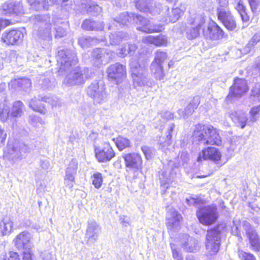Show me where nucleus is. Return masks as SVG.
Listing matches in <instances>:
<instances>
[{
	"mask_svg": "<svg viewBox=\"0 0 260 260\" xmlns=\"http://www.w3.org/2000/svg\"><path fill=\"white\" fill-rule=\"evenodd\" d=\"M33 20L39 26L38 36L43 39L50 40L51 39V29L53 26L56 30L55 38H61L66 34L62 27H56L60 23V20L56 18L51 19L49 14L35 15Z\"/></svg>",
	"mask_w": 260,
	"mask_h": 260,
	"instance_id": "f257e3e1",
	"label": "nucleus"
},
{
	"mask_svg": "<svg viewBox=\"0 0 260 260\" xmlns=\"http://www.w3.org/2000/svg\"><path fill=\"white\" fill-rule=\"evenodd\" d=\"M192 137L193 142L200 145H222L219 131L211 125H196Z\"/></svg>",
	"mask_w": 260,
	"mask_h": 260,
	"instance_id": "f03ea898",
	"label": "nucleus"
},
{
	"mask_svg": "<svg viewBox=\"0 0 260 260\" xmlns=\"http://www.w3.org/2000/svg\"><path fill=\"white\" fill-rule=\"evenodd\" d=\"M133 85L135 88L142 87H150L152 83L147 76V71L144 67L141 66L137 61L130 62Z\"/></svg>",
	"mask_w": 260,
	"mask_h": 260,
	"instance_id": "7ed1b4c3",
	"label": "nucleus"
},
{
	"mask_svg": "<svg viewBox=\"0 0 260 260\" xmlns=\"http://www.w3.org/2000/svg\"><path fill=\"white\" fill-rule=\"evenodd\" d=\"M196 214L200 222L206 225L213 224L218 218L217 208L214 206H202Z\"/></svg>",
	"mask_w": 260,
	"mask_h": 260,
	"instance_id": "20e7f679",
	"label": "nucleus"
},
{
	"mask_svg": "<svg viewBox=\"0 0 260 260\" xmlns=\"http://www.w3.org/2000/svg\"><path fill=\"white\" fill-rule=\"evenodd\" d=\"M56 58L58 64L60 65L58 72L60 73L69 70L78 61L75 53L69 50L58 51Z\"/></svg>",
	"mask_w": 260,
	"mask_h": 260,
	"instance_id": "39448f33",
	"label": "nucleus"
},
{
	"mask_svg": "<svg viewBox=\"0 0 260 260\" xmlns=\"http://www.w3.org/2000/svg\"><path fill=\"white\" fill-rule=\"evenodd\" d=\"M220 232L218 228L207 231L206 238V250L210 255L218 252L220 245Z\"/></svg>",
	"mask_w": 260,
	"mask_h": 260,
	"instance_id": "423d86ee",
	"label": "nucleus"
},
{
	"mask_svg": "<svg viewBox=\"0 0 260 260\" xmlns=\"http://www.w3.org/2000/svg\"><path fill=\"white\" fill-rule=\"evenodd\" d=\"M88 70L76 69L69 73L65 77L63 83L68 86L83 84L88 78Z\"/></svg>",
	"mask_w": 260,
	"mask_h": 260,
	"instance_id": "0eeeda50",
	"label": "nucleus"
},
{
	"mask_svg": "<svg viewBox=\"0 0 260 260\" xmlns=\"http://www.w3.org/2000/svg\"><path fill=\"white\" fill-rule=\"evenodd\" d=\"M136 7L140 11L154 16L159 14L162 8L160 3L153 0H136Z\"/></svg>",
	"mask_w": 260,
	"mask_h": 260,
	"instance_id": "6e6552de",
	"label": "nucleus"
},
{
	"mask_svg": "<svg viewBox=\"0 0 260 260\" xmlns=\"http://www.w3.org/2000/svg\"><path fill=\"white\" fill-rule=\"evenodd\" d=\"M180 158L181 159V161L180 162L175 163L172 160L169 161L168 170L163 172L160 177L162 181L168 182L173 180L176 175V172L173 168H171V171L170 167H172L174 166L175 168H178L181 164L184 165L186 163L189 159L188 154L187 153L182 152L180 155Z\"/></svg>",
	"mask_w": 260,
	"mask_h": 260,
	"instance_id": "1a4fd4ad",
	"label": "nucleus"
},
{
	"mask_svg": "<svg viewBox=\"0 0 260 260\" xmlns=\"http://www.w3.org/2000/svg\"><path fill=\"white\" fill-rule=\"evenodd\" d=\"M217 16L218 19L228 30H233L236 28L235 19L228 8H218Z\"/></svg>",
	"mask_w": 260,
	"mask_h": 260,
	"instance_id": "9d476101",
	"label": "nucleus"
},
{
	"mask_svg": "<svg viewBox=\"0 0 260 260\" xmlns=\"http://www.w3.org/2000/svg\"><path fill=\"white\" fill-rule=\"evenodd\" d=\"M133 21L139 25L137 27L139 30L147 33L158 32L161 30V26L152 25L148 19L141 15H135Z\"/></svg>",
	"mask_w": 260,
	"mask_h": 260,
	"instance_id": "9b49d317",
	"label": "nucleus"
},
{
	"mask_svg": "<svg viewBox=\"0 0 260 260\" xmlns=\"http://www.w3.org/2000/svg\"><path fill=\"white\" fill-rule=\"evenodd\" d=\"M248 90L247 82L243 79H235L233 85L231 87L227 100H230L234 97H240Z\"/></svg>",
	"mask_w": 260,
	"mask_h": 260,
	"instance_id": "f8f14e48",
	"label": "nucleus"
},
{
	"mask_svg": "<svg viewBox=\"0 0 260 260\" xmlns=\"http://www.w3.org/2000/svg\"><path fill=\"white\" fill-rule=\"evenodd\" d=\"M23 32L18 29H12L5 31L2 36L4 43L8 45L20 44L23 41Z\"/></svg>",
	"mask_w": 260,
	"mask_h": 260,
	"instance_id": "ddd939ff",
	"label": "nucleus"
},
{
	"mask_svg": "<svg viewBox=\"0 0 260 260\" xmlns=\"http://www.w3.org/2000/svg\"><path fill=\"white\" fill-rule=\"evenodd\" d=\"M32 235L26 231L19 233L13 240L15 246L19 250L31 249L33 245L31 243Z\"/></svg>",
	"mask_w": 260,
	"mask_h": 260,
	"instance_id": "4468645a",
	"label": "nucleus"
},
{
	"mask_svg": "<svg viewBox=\"0 0 260 260\" xmlns=\"http://www.w3.org/2000/svg\"><path fill=\"white\" fill-rule=\"evenodd\" d=\"M185 11V5L183 4L175 5L171 10L168 8L165 13V21L166 23L176 22L184 14Z\"/></svg>",
	"mask_w": 260,
	"mask_h": 260,
	"instance_id": "2eb2a0df",
	"label": "nucleus"
},
{
	"mask_svg": "<svg viewBox=\"0 0 260 260\" xmlns=\"http://www.w3.org/2000/svg\"><path fill=\"white\" fill-rule=\"evenodd\" d=\"M107 74L109 78L116 80L118 84L126 76L125 68L119 63H116L108 68Z\"/></svg>",
	"mask_w": 260,
	"mask_h": 260,
	"instance_id": "dca6fc26",
	"label": "nucleus"
},
{
	"mask_svg": "<svg viewBox=\"0 0 260 260\" xmlns=\"http://www.w3.org/2000/svg\"><path fill=\"white\" fill-rule=\"evenodd\" d=\"M221 154L220 151L216 148L208 147L204 148L199 153L198 157V161H202L203 160H210L214 162L220 160Z\"/></svg>",
	"mask_w": 260,
	"mask_h": 260,
	"instance_id": "f3484780",
	"label": "nucleus"
},
{
	"mask_svg": "<svg viewBox=\"0 0 260 260\" xmlns=\"http://www.w3.org/2000/svg\"><path fill=\"white\" fill-rule=\"evenodd\" d=\"M182 217L175 209H170L167 213L166 225L169 231L178 230Z\"/></svg>",
	"mask_w": 260,
	"mask_h": 260,
	"instance_id": "a211bd4d",
	"label": "nucleus"
},
{
	"mask_svg": "<svg viewBox=\"0 0 260 260\" xmlns=\"http://www.w3.org/2000/svg\"><path fill=\"white\" fill-rule=\"evenodd\" d=\"M95 154L98 161L103 162L110 161L115 155L113 149L109 143H105L102 149L96 148Z\"/></svg>",
	"mask_w": 260,
	"mask_h": 260,
	"instance_id": "6ab92c4d",
	"label": "nucleus"
},
{
	"mask_svg": "<svg viewBox=\"0 0 260 260\" xmlns=\"http://www.w3.org/2000/svg\"><path fill=\"white\" fill-rule=\"evenodd\" d=\"M125 167L132 170H139L142 168V160L141 155L137 153L125 154L123 156Z\"/></svg>",
	"mask_w": 260,
	"mask_h": 260,
	"instance_id": "aec40b11",
	"label": "nucleus"
},
{
	"mask_svg": "<svg viewBox=\"0 0 260 260\" xmlns=\"http://www.w3.org/2000/svg\"><path fill=\"white\" fill-rule=\"evenodd\" d=\"M101 228L95 221H89L88 223L85 237L88 244H93L98 239Z\"/></svg>",
	"mask_w": 260,
	"mask_h": 260,
	"instance_id": "412c9836",
	"label": "nucleus"
},
{
	"mask_svg": "<svg viewBox=\"0 0 260 260\" xmlns=\"http://www.w3.org/2000/svg\"><path fill=\"white\" fill-rule=\"evenodd\" d=\"M113 56V52L106 49L96 48L92 52V56L95 59L97 64L107 63Z\"/></svg>",
	"mask_w": 260,
	"mask_h": 260,
	"instance_id": "4be33fe9",
	"label": "nucleus"
},
{
	"mask_svg": "<svg viewBox=\"0 0 260 260\" xmlns=\"http://www.w3.org/2000/svg\"><path fill=\"white\" fill-rule=\"evenodd\" d=\"M246 236L248 240L250 248L255 252L260 251V236L252 227L246 230Z\"/></svg>",
	"mask_w": 260,
	"mask_h": 260,
	"instance_id": "5701e85b",
	"label": "nucleus"
},
{
	"mask_svg": "<svg viewBox=\"0 0 260 260\" xmlns=\"http://www.w3.org/2000/svg\"><path fill=\"white\" fill-rule=\"evenodd\" d=\"M229 116L238 126L244 128L248 122L246 113L242 110H230Z\"/></svg>",
	"mask_w": 260,
	"mask_h": 260,
	"instance_id": "b1692460",
	"label": "nucleus"
},
{
	"mask_svg": "<svg viewBox=\"0 0 260 260\" xmlns=\"http://www.w3.org/2000/svg\"><path fill=\"white\" fill-rule=\"evenodd\" d=\"M203 34L207 38L216 40L222 38L223 30L214 22L210 23L207 30H203Z\"/></svg>",
	"mask_w": 260,
	"mask_h": 260,
	"instance_id": "393cba45",
	"label": "nucleus"
},
{
	"mask_svg": "<svg viewBox=\"0 0 260 260\" xmlns=\"http://www.w3.org/2000/svg\"><path fill=\"white\" fill-rule=\"evenodd\" d=\"M181 247L189 252H196L199 249L198 240L187 234L183 235L181 239Z\"/></svg>",
	"mask_w": 260,
	"mask_h": 260,
	"instance_id": "a878e982",
	"label": "nucleus"
},
{
	"mask_svg": "<svg viewBox=\"0 0 260 260\" xmlns=\"http://www.w3.org/2000/svg\"><path fill=\"white\" fill-rule=\"evenodd\" d=\"M78 161L75 159H73L69 164L66 170V175L64 177L65 184L68 185L69 187L73 186V182L75 179V175L77 173L78 169Z\"/></svg>",
	"mask_w": 260,
	"mask_h": 260,
	"instance_id": "bb28decb",
	"label": "nucleus"
},
{
	"mask_svg": "<svg viewBox=\"0 0 260 260\" xmlns=\"http://www.w3.org/2000/svg\"><path fill=\"white\" fill-rule=\"evenodd\" d=\"M29 151V148L24 144H15L13 145L9 144L8 146V152L12 159H17L21 157L22 152L26 153Z\"/></svg>",
	"mask_w": 260,
	"mask_h": 260,
	"instance_id": "cd10ccee",
	"label": "nucleus"
},
{
	"mask_svg": "<svg viewBox=\"0 0 260 260\" xmlns=\"http://www.w3.org/2000/svg\"><path fill=\"white\" fill-rule=\"evenodd\" d=\"M31 9L36 11L48 10L53 5L52 0H27Z\"/></svg>",
	"mask_w": 260,
	"mask_h": 260,
	"instance_id": "c85d7f7f",
	"label": "nucleus"
},
{
	"mask_svg": "<svg viewBox=\"0 0 260 260\" xmlns=\"http://www.w3.org/2000/svg\"><path fill=\"white\" fill-rule=\"evenodd\" d=\"M142 42L145 43H150L156 46H161L166 45L167 43V38L160 35L157 36L149 35L142 38Z\"/></svg>",
	"mask_w": 260,
	"mask_h": 260,
	"instance_id": "c756f323",
	"label": "nucleus"
},
{
	"mask_svg": "<svg viewBox=\"0 0 260 260\" xmlns=\"http://www.w3.org/2000/svg\"><path fill=\"white\" fill-rule=\"evenodd\" d=\"M13 226V223L9 216H5L0 222V231L3 236L11 233Z\"/></svg>",
	"mask_w": 260,
	"mask_h": 260,
	"instance_id": "7c9ffc66",
	"label": "nucleus"
},
{
	"mask_svg": "<svg viewBox=\"0 0 260 260\" xmlns=\"http://www.w3.org/2000/svg\"><path fill=\"white\" fill-rule=\"evenodd\" d=\"M205 22V18L202 15L194 14L190 16L188 20V25L201 29Z\"/></svg>",
	"mask_w": 260,
	"mask_h": 260,
	"instance_id": "2f4dec72",
	"label": "nucleus"
},
{
	"mask_svg": "<svg viewBox=\"0 0 260 260\" xmlns=\"http://www.w3.org/2000/svg\"><path fill=\"white\" fill-rule=\"evenodd\" d=\"M135 14L134 13L128 14L127 13H123L121 14L117 20L113 21V24L117 26V25H126L127 22L134 20Z\"/></svg>",
	"mask_w": 260,
	"mask_h": 260,
	"instance_id": "473e14b6",
	"label": "nucleus"
},
{
	"mask_svg": "<svg viewBox=\"0 0 260 260\" xmlns=\"http://www.w3.org/2000/svg\"><path fill=\"white\" fill-rule=\"evenodd\" d=\"M11 84L16 89L20 88L26 90L31 86V83L29 79L24 78L15 79L11 81Z\"/></svg>",
	"mask_w": 260,
	"mask_h": 260,
	"instance_id": "72a5a7b5",
	"label": "nucleus"
},
{
	"mask_svg": "<svg viewBox=\"0 0 260 260\" xmlns=\"http://www.w3.org/2000/svg\"><path fill=\"white\" fill-rule=\"evenodd\" d=\"M25 109L24 105L20 101H17L13 103L10 115L13 117H20Z\"/></svg>",
	"mask_w": 260,
	"mask_h": 260,
	"instance_id": "f704fd0d",
	"label": "nucleus"
},
{
	"mask_svg": "<svg viewBox=\"0 0 260 260\" xmlns=\"http://www.w3.org/2000/svg\"><path fill=\"white\" fill-rule=\"evenodd\" d=\"M152 74L158 80H161L164 77V72L162 64L153 61L150 67Z\"/></svg>",
	"mask_w": 260,
	"mask_h": 260,
	"instance_id": "c9c22d12",
	"label": "nucleus"
},
{
	"mask_svg": "<svg viewBox=\"0 0 260 260\" xmlns=\"http://www.w3.org/2000/svg\"><path fill=\"white\" fill-rule=\"evenodd\" d=\"M128 35L123 32L119 31L114 34L111 33L109 36L110 44L112 45L119 44L123 39H126Z\"/></svg>",
	"mask_w": 260,
	"mask_h": 260,
	"instance_id": "e433bc0d",
	"label": "nucleus"
},
{
	"mask_svg": "<svg viewBox=\"0 0 260 260\" xmlns=\"http://www.w3.org/2000/svg\"><path fill=\"white\" fill-rule=\"evenodd\" d=\"M260 41V31L256 32L249 41L248 43L244 48L243 50L245 53H249L254 46Z\"/></svg>",
	"mask_w": 260,
	"mask_h": 260,
	"instance_id": "4c0bfd02",
	"label": "nucleus"
},
{
	"mask_svg": "<svg viewBox=\"0 0 260 260\" xmlns=\"http://www.w3.org/2000/svg\"><path fill=\"white\" fill-rule=\"evenodd\" d=\"M113 141L115 142L117 147L120 151L131 146L130 141L128 139L122 137H118L116 139H113Z\"/></svg>",
	"mask_w": 260,
	"mask_h": 260,
	"instance_id": "58836bf2",
	"label": "nucleus"
},
{
	"mask_svg": "<svg viewBox=\"0 0 260 260\" xmlns=\"http://www.w3.org/2000/svg\"><path fill=\"white\" fill-rule=\"evenodd\" d=\"M97 41L96 38L83 36L79 39L78 43L82 48H87L94 44Z\"/></svg>",
	"mask_w": 260,
	"mask_h": 260,
	"instance_id": "ea45409f",
	"label": "nucleus"
},
{
	"mask_svg": "<svg viewBox=\"0 0 260 260\" xmlns=\"http://www.w3.org/2000/svg\"><path fill=\"white\" fill-rule=\"evenodd\" d=\"M260 105L253 107L249 112V123L255 122L259 117Z\"/></svg>",
	"mask_w": 260,
	"mask_h": 260,
	"instance_id": "a19ab883",
	"label": "nucleus"
},
{
	"mask_svg": "<svg viewBox=\"0 0 260 260\" xmlns=\"http://www.w3.org/2000/svg\"><path fill=\"white\" fill-rule=\"evenodd\" d=\"M91 98L93 99L94 103L100 104L105 102L107 98V93L105 92L104 86H101V89H100V91Z\"/></svg>",
	"mask_w": 260,
	"mask_h": 260,
	"instance_id": "79ce46f5",
	"label": "nucleus"
},
{
	"mask_svg": "<svg viewBox=\"0 0 260 260\" xmlns=\"http://www.w3.org/2000/svg\"><path fill=\"white\" fill-rule=\"evenodd\" d=\"M29 106L35 111H37L44 114L46 113V109L41 105L38 104V100L36 98L31 100L29 103Z\"/></svg>",
	"mask_w": 260,
	"mask_h": 260,
	"instance_id": "37998d69",
	"label": "nucleus"
},
{
	"mask_svg": "<svg viewBox=\"0 0 260 260\" xmlns=\"http://www.w3.org/2000/svg\"><path fill=\"white\" fill-rule=\"evenodd\" d=\"M200 30V29L188 25L186 30L187 38L190 40L196 38L199 36Z\"/></svg>",
	"mask_w": 260,
	"mask_h": 260,
	"instance_id": "c03bdc74",
	"label": "nucleus"
},
{
	"mask_svg": "<svg viewBox=\"0 0 260 260\" xmlns=\"http://www.w3.org/2000/svg\"><path fill=\"white\" fill-rule=\"evenodd\" d=\"M13 2H7L2 6V13L6 15H11L14 13Z\"/></svg>",
	"mask_w": 260,
	"mask_h": 260,
	"instance_id": "a18cd8bd",
	"label": "nucleus"
},
{
	"mask_svg": "<svg viewBox=\"0 0 260 260\" xmlns=\"http://www.w3.org/2000/svg\"><path fill=\"white\" fill-rule=\"evenodd\" d=\"M101 86L99 85V83L98 82H95L92 83L87 89V93L88 95L90 97L95 95V94L99 91H100V89H101Z\"/></svg>",
	"mask_w": 260,
	"mask_h": 260,
	"instance_id": "49530a36",
	"label": "nucleus"
},
{
	"mask_svg": "<svg viewBox=\"0 0 260 260\" xmlns=\"http://www.w3.org/2000/svg\"><path fill=\"white\" fill-rule=\"evenodd\" d=\"M38 100L48 103L50 104L52 107L60 106V102L56 98L45 96L43 97H39Z\"/></svg>",
	"mask_w": 260,
	"mask_h": 260,
	"instance_id": "de8ad7c7",
	"label": "nucleus"
},
{
	"mask_svg": "<svg viewBox=\"0 0 260 260\" xmlns=\"http://www.w3.org/2000/svg\"><path fill=\"white\" fill-rule=\"evenodd\" d=\"M0 260H20V258L18 253L11 251L8 254L2 253Z\"/></svg>",
	"mask_w": 260,
	"mask_h": 260,
	"instance_id": "09e8293b",
	"label": "nucleus"
},
{
	"mask_svg": "<svg viewBox=\"0 0 260 260\" xmlns=\"http://www.w3.org/2000/svg\"><path fill=\"white\" fill-rule=\"evenodd\" d=\"M167 58V53L159 49L155 52V57L153 61L162 64Z\"/></svg>",
	"mask_w": 260,
	"mask_h": 260,
	"instance_id": "8fccbe9b",
	"label": "nucleus"
},
{
	"mask_svg": "<svg viewBox=\"0 0 260 260\" xmlns=\"http://www.w3.org/2000/svg\"><path fill=\"white\" fill-rule=\"evenodd\" d=\"M252 74L260 76V55L255 58L251 66Z\"/></svg>",
	"mask_w": 260,
	"mask_h": 260,
	"instance_id": "3c124183",
	"label": "nucleus"
},
{
	"mask_svg": "<svg viewBox=\"0 0 260 260\" xmlns=\"http://www.w3.org/2000/svg\"><path fill=\"white\" fill-rule=\"evenodd\" d=\"M103 182L102 175L100 173L97 172L92 176V184L96 188L101 187Z\"/></svg>",
	"mask_w": 260,
	"mask_h": 260,
	"instance_id": "603ef678",
	"label": "nucleus"
},
{
	"mask_svg": "<svg viewBox=\"0 0 260 260\" xmlns=\"http://www.w3.org/2000/svg\"><path fill=\"white\" fill-rule=\"evenodd\" d=\"M238 255L242 260H256L255 256L250 253L240 250L238 251Z\"/></svg>",
	"mask_w": 260,
	"mask_h": 260,
	"instance_id": "864d4df0",
	"label": "nucleus"
},
{
	"mask_svg": "<svg viewBox=\"0 0 260 260\" xmlns=\"http://www.w3.org/2000/svg\"><path fill=\"white\" fill-rule=\"evenodd\" d=\"M251 96L254 101H260V84H256L251 92Z\"/></svg>",
	"mask_w": 260,
	"mask_h": 260,
	"instance_id": "5fc2aeb1",
	"label": "nucleus"
},
{
	"mask_svg": "<svg viewBox=\"0 0 260 260\" xmlns=\"http://www.w3.org/2000/svg\"><path fill=\"white\" fill-rule=\"evenodd\" d=\"M244 0H233L232 4L235 9L238 12L239 14L245 11V7L244 6Z\"/></svg>",
	"mask_w": 260,
	"mask_h": 260,
	"instance_id": "6e6d98bb",
	"label": "nucleus"
},
{
	"mask_svg": "<svg viewBox=\"0 0 260 260\" xmlns=\"http://www.w3.org/2000/svg\"><path fill=\"white\" fill-rule=\"evenodd\" d=\"M42 260H57L56 255L52 252L45 250L40 255Z\"/></svg>",
	"mask_w": 260,
	"mask_h": 260,
	"instance_id": "4d7b16f0",
	"label": "nucleus"
},
{
	"mask_svg": "<svg viewBox=\"0 0 260 260\" xmlns=\"http://www.w3.org/2000/svg\"><path fill=\"white\" fill-rule=\"evenodd\" d=\"M175 127V125L174 123H171L168 126L166 134L167 140L166 142L168 145L170 143V141L171 140L173 133L174 132Z\"/></svg>",
	"mask_w": 260,
	"mask_h": 260,
	"instance_id": "13d9d810",
	"label": "nucleus"
},
{
	"mask_svg": "<svg viewBox=\"0 0 260 260\" xmlns=\"http://www.w3.org/2000/svg\"><path fill=\"white\" fill-rule=\"evenodd\" d=\"M249 4L253 12H260V0H250Z\"/></svg>",
	"mask_w": 260,
	"mask_h": 260,
	"instance_id": "bf43d9fd",
	"label": "nucleus"
},
{
	"mask_svg": "<svg viewBox=\"0 0 260 260\" xmlns=\"http://www.w3.org/2000/svg\"><path fill=\"white\" fill-rule=\"evenodd\" d=\"M13 14L20 15L24 13L23 7L20 3L13 2Z\"/></svg>",
	"mask_w": 260,
	"mask_h": 260,
	"instance_id": "052dcab7",
	"label": "nucleus"
},
{
	"mask_svg": "<svg viewBox=\"0 0 260 260\" xmlns=\"http://www.w3.org/2000/svg\"><path fill=\"white\" fill-rule=\"evenodd\" d=\"M102 8L97 4H93L88 9V12L92 13L93 15H98L102 12Z\"/></svg>",
	"mask_w": 260,
	"mask_h": 260,
	"instance_id": "680f3d73",
	"label": "nucleus"
},
{
	"mask_svg": "<svg viewBox=\"0 0 260 260\" xmlns=\"http://www.w3.org/2000/svg\"><path fill=\"white\" fill-rule=\"evenodd\" d=\"M94 24V21H92L91 20H86L83 22L82 24V27L83 29L87 30H92L93 27V25Z\"/></svg>",
	"mask_w": 260,
	"mask_h": 260,
	"instance_id": "e2e57ef3",
	"label": "nucleus"
},
{
	"mask_svg": "<svg viewBox=\"0 0 260 260\" xmlns=\"http://www.w3.org/2000/svg\"><path fill=\"white\" fill-rule=\"evenodd\" d=\"M239 139L237 137H233L231 140L230 146L228 148L230 153H233L236 148Z\"/></svg>",
	"mask_w": 260,
	"mask_h": 260,
	"instance_id": "0e129e2a",
	"label": "nucleus"
},
{
	"mask_svg": "<svg viewBox=\"0 0 260 260\" xmlns=\"http://www.w3.org/2000/svg\"><path fill=\"white\" fill-rule=\"evenodd\" d=\"M23 260H35L34 255L31 249L24 250Z\"/></svg>",
	"mask_w": 260,
	"mask_h": 260,
	"instance_id": "69168bd1",
	"label": "nucleus"
},
{
	"mask_svg": "<svg viewBox=\"0 0 260 260\" xmlns=\"http://www.w3.org/2000/svg\"><path fill=\"white\" fill-rule=\"evenodd\" d=\"M41 85L42 86V88L44 90L52 88V84H51V81L48 78L44 79L42 81Z\"/></svg>",
	"mask_w": 260,
	"mask_h": 260,
	"instance_id": "338daca9",
	"label": "nucleus"
},
{
	"mask_svg": "<svg viewBox=\"0 0 260 260\" xmlns=\"http://www.w3.org/2000/svg\"><path fill=\"white\" fill-rule=\"evenodd\" d=\"M173 245L171 244V249L172 250L173 257L175 260H183V257L180 253H179L176 249H175Z\"/></svg>",
	"mask_w": 260,
	"mask_h": 260,
	"instance_id": "774afa93",
	"label": "nucleus"
}]
</instances>
